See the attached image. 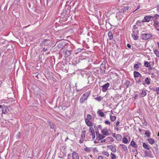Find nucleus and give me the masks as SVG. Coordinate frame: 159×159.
I'll return each mask as SVG.
<instances>
[{
	"label": "nucleus",
	"instance_id": "1",
	"mask_svg": "<svg viewBox=\"0 0 159 159\" xmlns=\"http://www.w3.org/2000/svg\"><path fill=\"white\" fill-rule=\"evenodd\" d=\"M90 92L87 91L85 92L80 98V103H83L86 100L90 94Z\"/></svg>",
	"mask_w": 159,
	"mask_h": 159
},
{
	"label": "nucleus",
	"instance_id": "2",
	"mask_svg": "<svg viewBox=\"0 0 159 159\" xmlns=\"http://www.w3.org/2000/svg\"><path fill=\"white\" fill-rule=\"evenodd\" d=\"M138 33L139 30L138 29H133V33L132 34V35L133 37L134 40H137L138 39L139 36L138 35Z\"/></svg>",
	"mask_w": 159,
	"mask_h": 159
},
{
	"label": "nucleus",
	"instance_id": "3",
	"mask_svg": "<svg viewBox=\"0 0 159 159\" xmlns=\"http://www.w3.org/2000/svg\"><path fill=\"white\" fill-rule=\"evenodd\" d=\"M152 36L151 34H143L141 35L142 39L143 40H146L150 38Z\"/></svg>",
	"mask_w": 159,
	"mask_h": 159
},
{
	"label": "nucleus",
	"instance_id": "4",
	"mask_svg": "<svg viewBox=\"0 0 159 159\" xmlns=\"http://www.w3.org/2000/svg\"><path fill=\"white\" fill-rule=\"evenodd\" d=\"M110 86V84L109 83H107L105 84H104V85H102V91L103 92H106L108 87Z\"/></svg>",
	"mask_w": 159,
	"mask_h": 159
},
{
	"label": "nucleus",
	"instance_id": "5",
	"mask_svg": "<svg viewBox=\"0 0 159 159\" xmlns=\"http://www.w3.org/2000/svg\"><path fill=\"white\" fill-rule=\"evenodd\" d=\"M144 154L145 156L147 157H148L150 158H153V155L152 154L151 151H145L144 152Z\"/></svg>",
	"mask_w": 159,
	"mask_h": 159
},
{
	"label": "nucleus",
	"instance_id": "6",
	"mask_svg": "<svg viewBox=\"0 0 159 159\" xmlns=\"http://www.w3.org/2000/svg\"><path fill=\"white\" fill-rule=\"evenodd\" d=\"M73 159H79V156L77 152L74 151L72 154Z\"/></svg>",
	"mask_w": 159,
	"mask_h": 159
},
{
	"label": "nucleus",
	"instance_id": "7",
	"mask_svg": "<svg viewBox=\"0 0 159 159\" xmlns=\"http://www.w3.org/2000/svg\"><path fill=\"white\" fill-rule=\"evenodd\" d=\"M101 132L103 135H110V133L108 132V130L107 128H104L101 131Z\"/></svg>",
	"mask_w": 159,
	"mask_h": 159
},
{
	"label": "nucleus",
	"instance_id": "8",
	"mask_svg": "<svg viewBox=\"0 0 159 159\" xmlns=\"http://www.w3.org/2000/svg\"><path fill=\"white\" fill-rule=\"evenodd\" d=\"M9 110L8 107L4 106L3 109L2 110V114H6L8 113Z\"/></svg>",
	"mask_w": 159,
	"mask_h": 159
},
{
	"label": "nucleus",
	"instance_id": "9",
	"mask_svg": "<svg viewBox=\"0 0 159 159\" xmlns=\"http://www.w3.org/2000/svg\"><path fill=\"white\" fill-rule=\"evenodd\" d=\"M48 41V39H44L40 43V46H42L43 45L47 46L48 45V43L47 42Z\"/></svg>",
	"mask_w": 159,
	"mask_h": 159
},
{
	"label": "nucleus",
	"instance_id": "10",
	"mask_svg": "<svg viewBox=\"0 0 159 159\" xmlns=\"http://www.w3.org/2000/svg\"><path fill=\"white\" fill-rule=\"evenodd\" d=\"M107 147L109 148L111 151L113 152H115L116 151V148L113 145H110L107 146Z\"/></svg>",
	"mask_w": 159,
	"mask_h": 159
},
{
	"label": "nucleus",
	"instance_id": "11",
	"mask_svg": "<svg viewBox=\"0 0 159 159\" xmlns=\"http://www.w3.org/2000/svg\"><path fill=\"white\" fill-rule=\"evenodd\" d=\"M144 19H145L146 22H148L150 20L153 19V17L152 16H146L144 17Z\"/></svg>",
	"mask_w": 159,
	"mask_h": 159
},
{
	"label": "nucleus",
	"instance_id": "12",
	"mask_svg": "<svg viewBox=\"0 0 159 159\" xmlns=\"http://www.w3.org/2000/svg\"><path fill=\"white\" fill-rule=\"evenodd\" d=\"M134 78L138 77H142L141 75L138 71H134Z\"/></svg>",
	"mask_w": 159,
	"mask_h": 159
},
{
	"label": "nucleus",
	"instance_id": "13",
	"mask_svg": "<svg viewBox=\"0 0 159 159\" xmlns=\"http://www.w3.org/2000/svg\"><path fill=\"white\" fill-rule=\"evenodd\" d=\"M64 46L65 43L63 42H60L57 45V47L60 49L62 48Z\"/></svg>",
	"mask_w": 159,
	"mask_h": 159
},
{
	"label": "nucleus",
	"instance_id": "14",
	"mask_svg": "<svg viewBox=\"0 0 159 159\" xmlns=\"http://www.w3.org/2000/svg\"><path fill=\"white\" fill-rule=\"evenodd\" d=\"M85 120V123L86 125H87V126H92V123L91 121H90L88 119L86 118Z\"/></svg>",
	"mask_w": 159,
	"mask_h": 159
},
{
	"label": "nucleus",
	"instance_id": "15",
	"mask_svg": "<svg viewBox=\"0 0 159 159\" xmlns=\"http://www.w3.org/2000/svg\"><path fill=\"white\" fill-rule=\"evenodd\" d=\"M109 39L110 40H111L113 39V36L111 32L109 31L108 34Z\"/></svg>",
	"mask_w": 159,
	"mask_h": 159
},
{
	"label": "nucleus",
	"instance_id": "16",
	"mask_svg": "<svg viewBox=\"0 0 159 159\" xmlns=\"http://www.w3.org/2000/svg\"><path fill=\"white\" fill-rule=\"evenodd\" d=\"M48 122L49 124V126L51 129H53L55 128V126L54 124L49 120L47 121Z\"/></svg>",
	"mask_w": 159,
	"mask_h": 159
},
{
	"label": "nucleus",
	"instance_id": "17",
	"mask_svg": "<svg viewBox=\"0 0 159 159\" xmlns=\"http://www.w3.org/2000/svg\"><path fill=\"white\" fill-rule=\"evenodd\" d=\"M143 146L145 149H146L147 150L150 149V146L145 143H143Z\"/></svg>",
	"mask_w": 159,
	"mask_h": 159
},
{
	"label": "nucleus",
	"instance_id": "18",
	"mask_svg": "<svg viewBox=\"0 0 159 159\" xmlns=\"http://www.w3.org/2000/svg\"><path fill=\"white\" fill-rule=\"evenodd\" d=\"M149 143L151 144H152L154 143L155 141L152 138H149L147 139Z\"/></svg>",
	"mask_w": 159,
	"mask_h": 159
},
{
	"label": "nucleus",
	"instance_id": "19",
	"mask_svg": "<svg viewBox=\"0 0 159 159\" xmlns=\"http://www.w3.org/2000/svg\"><path fill=\"white\" fill-rule=\"evenodd\" d=\"M130 145H131L132 147L135 148L138 147V146L137 145L136 143L133 140H132L131 141Z\"/></svg>",
	"mask_w": 159,
	"mask_h": 159
},
{
	"label": "nucleus",
	"instance_id": "20",
	"mask_svg": "<svg viewBox=\"0 0 159 159\" xmlns=\"http://www.w3.org/2000/svg\"><path fill=\"white\" fill-rule=\"evenodd\" d=\"M104 138L105 137L103 135H102L101 134H98V136H97L96 139L98 140H100Z\"/></svg>",
	"mask_w": 159,
	"mask_h": 159
},
{
	"label": "nucleus",
	"instance_id": "21",
	"mask_svg": "<svg viewBox=\"0 0 159 159\" xmlns=\"http://www.w3.org/2000/svg\"><path fill=\"white\" fill-rule=\"evenodd\" d=\"M140 94L141 97H143L146 95L147 93L145 91L142 90Z\"/></svg>",
	"mask_w": 159,
	"mask_h": 159
},
{
	"label": "nucleus",
	"instance_id": "22",
	"mask_svg": "<svg viewBox=\"0 0 159 159\" xmlns=\"http://www.w3.org/2000/svg\"><path fill=\"white\" fill-rule=\"evenodd\" d=\"M140 77L139 79L137 81V82L138 83H141L142 84H144V83L143 81V79Z\"/></svg>",
	"mask_w": 159,
	"mask_h": 159
},
{
	"label": "nucleus",
	"instance_id": "23",
	"mask_svg": "<svg viewBox=\"0 0 159 159\" xmlns=\"http://www.w3.org/2000/svg\"><path fill=\"white\" fill-rule=\"evenodd\" d=\"M98 114L101 117H103L104 116V113L101 110H99L98 111Z\"/></svg>",
	"mask_w": 159,
	"mask_h": 159
},
{
	"label": "nucleus",
	"instance_id": "24",
	"mask_svg": "<svg viewBox=\"0 0 159 159\" xmlns=\"http://www.w3.org/2000/svg\"><path fill=\"white\" fill-rule=\"evenodd\" d=\"M122 138V137L120 134H117L116 136V139L118 141L120 140Z\"/></svg>",
	"mask_w": 159,
	"mask_h": 159
},
{
	"label": "nucleus",
	"instance_id": "25",
	"mask_svg": "<svg viewBox=\"0 0 159 159\" xmlns=\"http://www.w3.org/2000/svg\"><path fill=\"white\" fill-rule=\"evenodd\" d=\"M71 54L70 51L68 50H67L66 51L65 53V55L66 57H68L70 56Z\"/></svg>",
	"mask_w": 159,
	"mask_h": 159
},
{
	"label": "nucleus",
	"instance_id": "26",
	"mask_svg": "<svg viewBox=\"0 0 159 159\" xmlns=\"http://www.w3.org/2000/svg\"><path fill=\"white\" fill-rule=\"evenodd\" d=\"M120 146L122 147V148L124 151H126L127 150V147L125 145L120 144Z\"/></svg>",
	"mask_w": 159,
	"mask_h": 159
},
{
	"label": "nucleus",
	"instance_id": "27",
	"mask_svg": "<svg viewBox=\"0 0 159 159\" xmlns=\"http://www.w3.org/2000/svg\"><path fill=\"white\" fill-rule=\"evenodd\" d=\"M129 9V7L127 6L125 7L124 8L121 10V12L123 13H125V11L128 10Z\"/></svg>",
	"mask_w": 159,
	"mask_h": 159
},
{
	"label": "nucleus",
	"instance_id": "28",
	"mask_svg": "<svg viewBox=\"0 0 159 159\" xmlns=\"http://www.w3.org/2000/svg\"><path fill=\"white\" fill-rule=\"evenodd\" d=\"M144 65L146 67H150L151 66L149 63L148 61H146L144 62Z\"/></svg>",
	"mask_w": 159,
	"mask_h": 159
},
{
	"label": "nucleus",
	"instance_id": "29",
	"mask_svg": "<svg viewBox=\"0 0 159 159\" xmlns=\"http://www.w3.org/2000/svg\"><path fill=\"white\" fill-rule=\"evenodd\" d=\"M90 133H91V135H92V139H94V138L95 137V133L94 132V130H93V131H91Z\"/></svg>",
	"mask_w": 159,
	"mask_h": 159
},
{
	"label": "nucleus",
	"instance_id": "30",
	"mask_svg": "<svg viewBox=\"0 0 159 159\" xmlns=\"http://www.w3.org/2000/svg\"><path fill=\"white\" fill-rule=\"evenodd\" d=\"M150 79L149 80V79L148 77L146 78L145 80V81L146 83V84H150Z\"/></svg>",
	"mask_w": 159,
	"mask_h": 159
},
{
	"label": "nucleus",
	"instance_id": "31",
	"mask_svg": "<svg viewBox=\"0 0 159 159\" xmlns=\"http://www.w3.org/2000/svg\"><path fill=\"white\" fill-rule=\"evenodd\" d=\"M86 131H83L82 132L81 134V137L82 139H84L85 138Z\"/></svg>",
	"mask_w": 159,
	"mask_h": 159
},
{
	"label": "nucleus",
	"instance_id": "32",
	"mask_svg": "<svg viewBox=\"0 0 159 159\" xmlns=\"http://www.w3.org/2000/svg\"><path fill=\"white\" fill-rule=\"evenodd\" d=\"M153 17L154 20L157 21V20L159 18V15L156 14Z\"/></svg>",
	"mask_w": 159,
	"mask_h": 159
},
{
	"label": "nucleus",
	"instance_id": "33",
	"mask_svg": "<svg viewBox=\"0 0 159 159\" xmlns=\"http://www.w3.org/2000/svg\"><path fill=\"white\" fill-rule=\"evenodd\" d=\"M145 134L148 138L150 137V132L148 130H147L146 131Z\"/></svg>",
	"mask_w": 159,
	"mask_h": 159
},
{
	"label": "nucleus",
	"instance_id": "34",
	"mask_svg": "<svg viewBox=\"0 0 159 159\" xmlns=\"http://www.w3.org/2000/svg\"><path fill=\"white\" fill-rule=\"evenodd\" d=\"M110 118L111 121H114L116 120V117L115 116H110Z\"/></svg>",
	"mask_w": 159,
	"mask_h": 159
},
{
	"label": "nucleus",
	"instance_id": "35",
	"mask_svg": "<svg viewBox=\"0 0 159 159\" xmlns=\"http://www.w3.org/2000/svg\"><path fill=\"white\" fill-rule=\"evenodd\" d=\"M102 154H103L104 155L106 156L107 157H108L109 156V153L108 152L105 151H104L102 152Z\"/></svg>",
	"mask_w": 159,
	"mask_h": 159
},
{
	"label": "nucleus",
	"instance_id": "36",
	"mask_svg": "<svg viewBox=\"0 0 159 159\" xmlns=\"http://www.w3.org/2000/svg\"><path fill=\"white\" fill-rule=\"evenodd\" d=\"M122 142L123 143L126 144L128 143V140L126 138L124 137L123 139Z\"/></svg>",
	"mask_w": 159,
	"mask_h": 159
},
{
	"label": "nucleus",
	"instance_id": "37",
	"mask_svg": "<svg viewBox=\"0 0 159 159\" xmlns=\"http://www.w3.org/2000/svg\"><path fill=\"white\" fill-rule=\"evenodd\" d=\"M154 53L156 55V56L157 57H159V52L157 50H155L154 51Z\"/></svg>",
	"mask_w": 159,
	"mask_h": 159
},
{
	"label": "nucleus",
	"instance_id": "38",
	"mask_svg": "<svg viewBox=\"0 0 159 159\" xmlns=\"http://www.w3.org/2000/svg\"><path fill=\"white\" fill-rule=\"evenodd\" d=\"M100 69L102 70H103V71L105 72V70H104V65L102 64H101L100 66Z\"/></svg>",
	"mask_w": 159,
	"mask_h": 159
},
{
	"label": "nucleus",
	"instance_id": "39",
	"mask_svg": "<svg viewBox=\"0 0 159 159\" xmlns=\"http://www.w3.org/2000/svg\"><path fill=\"white\" fill-rule=\"evenodd\" d=\"M154 24L155 25V26L157 28L159 26V22L158 21H155Z\"/></svg>",
	"mask_w": 159,
	"mask_h": 159
},
{
	"label": "nucleus",
	"instance_id": "40",
	"mask_svg": "<svg viewBox=\"0 0 159 159\" xmlns=\"http://www.w3.org/2000/svg\"><path fill=\"white\" fill-rule=\"evenodd\" d=\"M111 159H115L116 158V156L113 153H111Z\"/></svg>",
	"mask_w": 159,
	"mask_h": 159
},
{
	"label": "nucleus",
	"instance_id": "41",
	"mask_svg": "<svg viewBox=\"0 0 159 159\" xmlns=\"http://www.w3.org/2000/svg\"><path fill=\"white\" fill-rule=\"evenodd\" d=\"M84 150L85 151L88 152H90V149L88 147H86V148H84Z\"/></svg>",
	"mask_w": 159,
	"mask_h": 159
},
{
	"label": "nucleus",
	"instance_id": "42",
	"mask_svg": "<svg viewBox=\"0 0 159 159\" xmlns=\"http://www.w3.org/2000/svg\"><path fill=\"white\" fill-rule=\"evenodd\" d=\"M95 99L96 100L99 102H100L101 101V100L102 99V97L101 96H99L98 97L95 98Z\"/></svg>",
	"mask_w": 159,
	"mask_h": 159
},
{
	"label": "nucleus",
	"instance_id": "43",
	"mask_svg": "<svg viewBox=\"0 0 159 159\" xmlns=\"http://www.w3.org/2000/svg\"><path fill=\"white\" fill-rule=\"evenodd\" d=\"M130 83V82L129 80H127L126 81L125 84L127 86V87H128Z\"/></svg>",
	"mask_w": 159,
	"mask_h": 159
},
{
	"label": "nucleus",
	"instance_id": "44",
	"mask_svg": "<svg viewBox=\"0 0 159 159\" xmlns=\"http://www.w3.org/2000/svg\"><path fill=\"white\" fill-rule=\"evenodd\" d=\"M134 68L135 69L136 68V69H138L139 68V66L137 64H135L134 65Z\"/></svg>",
	"mask_w": 159,
	"mask_h": 159
},
{
	"label": "nucleus",
	"instance_id": "45",
	"mask_svg": "<svg viewBox=\"0 0 159 159\" xmlns=\"http://www.w3.org/2000/svg\"><path fill=\"white\" fill-rule=\"evenodd\" d=\"M141 21L138 20L137 21V22H136V24L139 26L141 25Z\"/></svg>",
	"mask_w": 159,
	"mask_h": 159
},
{
	"label": "nucleus",
	"instance_id": "46",
	"mask_svg": "<svg viewBox=\"0 0 159 159\" xmlns=\"http://www.w3.org/2000/svg\"><path fill=\"white\" fill-rule=\"evenodd\" d=\"M92 118L91 116L89 114H88L87 115V119H88L89 120L91 119Z\"/></svg>",
	"mask_w": 159,
	"mask_h": 159
},
{
	"label": "nucleus",
	"instance_id": "47",
	"mask_svg": "<svg viewBox=\"0 0 159 159\" xmlns=\"http://www.w3.org/2000/svg\"><path fill=\"white\" fill-rule=\"evenodd\" d=\"M105 123L107 125H110V122L109 121L107 120H106L105 122Z\"/></svg>",
	"mask_w": 159,
	"mask_h": 159
},
{
	"label": "nucleus",
	"instance_id": "48",
	"mask_svg": "<svg viewBox=\"0 0 159 159\" xmlns=\"http://www.w3.org/2000/svg\"><path fill=\"white\" fill-rule=\"evenodd\" d=\"M156 91L158 94H159V87H157Z\"/></svg>",
	"mask_w": 159,
	"mask_h": 159
},
{
	"label": "nucleus",
	"instance_id": "49",
	"mask_svg": "<svg viewBox=\"0 0 159 159\" xmlns=\"http://www.w3.org/2000/svg\"><path fill=\"white\" fill-rule=\"evenodd\" d=\"M156 7L157 8V11L159 12V5H157Z\"/></svg>",
	"mask_w": 159,
	"mask_h": 159
},
{
	"label": "nucleus",
	"instance_id": "50",
	"mask_svg": "<svg viewBox=\"0 0 159 159\" xmlns=\"http://www.w3.org/2000/svg\"><path fill=\"white\" fill-rule=\"evenodd\" d=\"M48 49V48H44L43 49V52H46L47 51Z\"/></svg>",
	"mask_w": 159,
	"mask_h": 159
},
{
	"label": "nucleus",
	"instance_id": "51",
	"mask_svg": "<svg viewBox=\"0 0 159 159\" xmlns=\"http://www.w3.org/2000/svg\"><path fill=\"white\" fill-rule=\"evenodd\" d=\"M84 141V139H80L79 140V143H81L83 142Z\"/></svg>",
	"mask_w": 159,
	"mask_h": 159
},
{
	"label": "nucleus",
	"instance_id": "52",
	"mask_svg": "<svg viewBox=\"0 0 159 159\" xmlns=\"http://www.w3.org/2000/svg\"><path fill=\"white\" fill-rule=\"evenodd\" d=\"M20 132H18V134L16 135V137L17 138H20Z\"/></svg>",
	"mask_w": 159,
	"mask_h": 159
},
{
	"label": "nucleus",
	"instance_id": "53",
	"mask_svg": "<svg viewBox=\"0 0 159 159\" xmlns=\"http://www.w3.org/2000/svg\"><path fill=\"white\" fill-rule=\"evenodd\" d=\"M93 130H94L93 128L92 127H90L89 128V131L90 132L91 131H93Z\"/></svg>",
	"mask_w": 159,
	"mask_h": 159
},
{
	"label": "nucleus",
	"instance_id": "54",
	"mask_svg": "<svg viewBox=\"0 0 159 159\" xmlns=\"http://www.w3.org/2000/svg\"><path fill=\"white\" fill-rule=\"evenodd\" d=\"M138 94H136L135 95H134V99H136L137 98H138Z\"/></svg>",
	"mask_w": 159,
	"mask_h": 159
},
{
	"label": "nucleus",
	"instance_id": "55",
	"mask_svg": "<svg viewBox=\"0 0 159 159\" xmlns=\"http://www.w3.org/2000/svg\"><path fill=\"white\" fill-rule=\"evenodd\" d=\"M127 46L128 48H131V46L130 44H127Z\"/></svg>",
	"mask_w": 159,
	"mask_h": 159
},
{
	"label": "nucleus",
	"instance_id": "56",
	"mask_svg": "<svg viewBox=\"0 0 159 159\" xmlns=\"http://www.w3.org/2000/svg\"><path fill=\"white\" fill-rule=\"evenodd\" d=\"M120 124V122L119 121H117L116 123V126H118Z\"/></svg>",
	"mask_w": 159,
	"mask_h": 159
},
{
	"label": "nucleus",
	"instance_id": "57",
	"mask_svg": "<svg viewBox=\"0 0 159 159\" xmlns=\"http://www.w3.org/2000/svg\"><path fill=\"white\" fill-rule=\"evenodd\" d=\"M98 159H103V157L102 156H99Z\"/></svg>",
	"mask_w": 159,
	"mask_h": 159
},
{
	"label": "nucleus",
	"instance_id": "58",
	"mask_svg": "<svg viewBox=\"0 0 159 159\" xmlns=\"http://www.w3.org/2000/svg\"><path fill=\"white\" fill-rule=\"evenodd\" d=\"M133 29H138V27H136V25H133Z\"/></svg>",
	"mask_w": 159,
	"mask_h": 159
},
{
	"label": "nucleus",
	"instance_id": "59",
	"mask_svg": "<svg viewBox=\"0 0 159 159\" xmlns=\"http://www.w3.org/2000/svg\"><path fill=\"white\" fill-rule=\"evenodd\" d=\"M140 8V6L139 5H138L137 7V8L135 10V11H137V10H138L139 8Z\"/></svg>",
	"mask_w": 159,
	"mask_h": 159
},
{
	"label": "nucleus",
	"instance_id": "60",
	"mask_svg": "<svg viewBox=\"0 0 159 159\" xmlns=\"http://www.w3.org/2000/svg\"><path fill=\"white\" fill-rule=\"evenodd\" d=\"M77 50L78 51H79V52H81L82 50V49L80 48H79L77 49Z\"/></svg>",
	"mask_w": 159,
	"mask_h": 159
},
{
	"label": "nucleus",
	"instance_id": "61",
	"mask_svg": "<svg viewBox=\"0 0 159 159\" xmlns=\"http://www.w3.org/2000/svg\"><path fill=\"white\" fill-rule=\"evenodd\" d=\"M106 141V139H103V140H101V143H103V142H105Z\"/></svg>",
	"mask_w": 159,
	"mask_h": 159
},
{
	"label": "nucleus",
	"instance_id": "62",
	"mask_svg": "<svg viewBox=\"0 0 159 159\" xmlns=\"http://www.w3.org/2000/svg\"><path fill=\"white\" fill-rule=\"evenodd\" d=\"M119 96V94H116V95H115V96L114 97H118Z\"/></svg>",
	"mask_w": 159,
	"mask_h": 159
},
{
	"label": "nucleus",
	"instance_id": "63",
	"mask_svg": "<svg viewBox=\"0 0 159 159\" xmlns=\"http://www.w3.org/2000/svg\"><path fill=\"white\" fill-rule=\"evenodd\" d=\"M112 136H113L114 137H116V134H115V133H113V134H112Z\"/></svg>",
	"mask_w": 159,
	"mask_h": 159
},
{
	"label": "nucleus",
	"instance_id": "64",
	"mask_svg": "<svg viewBox=\"0 0 159 159\" xmlns=\"http://www.w3.org/2000/svg\"><path fill=\"white\" fill-rule=\"evenodd\" d=\"M3 107L2 105H0V108L2 109V110L3 109Z\"/></svg>",
	"mask_w": 159,
	"mask_h": 159
}]
</instances>
